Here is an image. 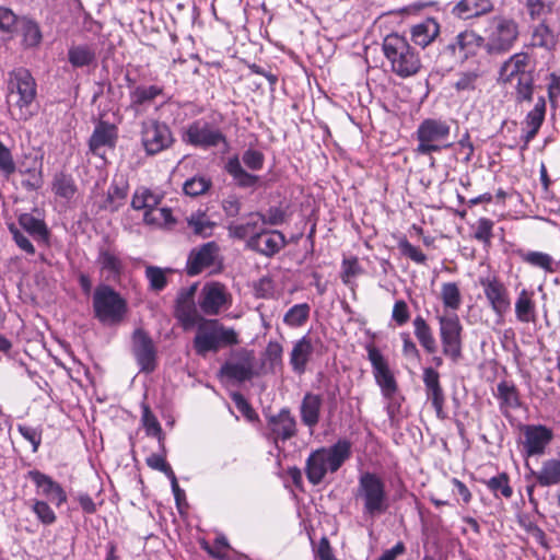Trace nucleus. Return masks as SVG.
Here are the masks:
<instances>
[{"instance_id": "nucleus-1", "label": "nucleus", "mask_w": 560, "mask_h": 560, "mask_svg": "<svg viewBox=\"0 0 560 560\" xmlns=\"http://www.w3.org/2000/svg\"><path fill=\"white\" fill-rule=\"evenodd\" d=\"M439 300L443 311H436L439 336L442 353L452 362L457 363L463 358L464 326L457 314L463 305V294L458 282H443L440 287Z\"/></svg>"}, {"instance_id": "nucleus-2", "label": "nucleus", "mask_w": 560, "mask_h": 560, "mask_svg": "<svg viewBox=\"0 0 560 560\" xmlns=\"http://www.w3.org/2000/svg\"><path fill=\"white\" fill-rule=\"evenodd\" d=\"M352 444L347 439H339L329 447L313 451L305 462V475L310 483L317 486L325 479L327 471H338L351 457Z\"/></svg>"}, {"instance_id": "nucleus-3", "label": "nucleus", "mask_w": 560, "mask_h": 560, "mask_svg": "<svg viewBox=\"0 0 560 560\" xmlns=\"http://www.w3.org/2000/svg\"><path fill=\"white\" fill-rule=\"evenodd\" d=\"M36 82L25 68L14 69L9 73L7 103L11 116L26 121L35 114Z\"/></svg>"}, {"instance_id": "nucleus-4", "label": "nucleus", "mask_w": 560, "mask_h": 560, "mask_svg": "<svg viewBox=\"0 0 560 560\" xmlns=\"http://www.w3.org/2000/svg\"><path fill=\"white\" fill-rule=\"evenodd\" d=\"M382 49L392 72L399 78L406 79L416 75L422 68L419 51L410 45L404 35L398 33L386 35Z\"/></svg>"}, {"instance_id": "nucleus-5", "label": "nucleus", "mask_w": 560, "mask_h": 560, "mask_svg": "<svg viewBox=\"0 0 560 560\" xmlns=\"http://www.w3.org/2000/svg\"><path fill=\"white\" fill-rule=\"evenodd\" d=\"M354 497L362 503L363 515L371 518L386 513L389 508L385 481L375 472L364 471L359 476Z\"/></svg>"}, {"instance_id": "nucleus-6", "label": "nucleus", "mask_w": 560, "mask_h": 560, "mask_svg": "<svg viewBox=\"0 0 560 560\" xmlns=\"http://www.w3.org/2000/svg\"><path fill=\"white\" fill-rule=\"evenodd\" d=\"M451 125L447 119L425 118L416 132L415 138L418 142L415 152L419 155H431L440 152L442 149H448L454 145L450 142Z\"/></svg>"}, {"instance_id": "nucleus-7", "label": "nucleus", "mask_w": 560, "mask_h": 560, "mask_svg": "<svg viewBox=\"0 0 560 560\" xmlns=\"http://www.w3.org/2000/svg\"><path fill=\"white\" fill-rule=\"evenodd\" d=\"M238 343V335L218 319L206 320L198 327L194 338V349L199 355L217 352L221 347Z\"/></svg>"}, {"instance_id": "nucleus-8", "label": "nucleus", "mask_w": 560, "mask_h": 560, "mask_svg": "<svg viewBox=\"0 0 560 560\" xmlns=\"http://www.w3.org/2000/svg\"><path fill=\"white\" fill-rule=\"evenodd\" d=\"M518 35V24L513 18L494 15L486 28L485 47L489 54L506 52L513 47Z\"/></svg>"}, {"instance_id": "nucleus-9", "label": "nucleus", "mask_w": 560, "mask_h": 560, "mask_svg": "<svg viewBox=\"0 0 560 560\" xmlns=\"http://www.w3.org/2000/svg\"><path fill=\"white\" fill-rule=\"evenodd\" d=\"M94 316L101 323H119L127 313V302L112 287L98 285L93 294Z\"/></svg>"}, {"instance_id": "nucleus-10", "label": "nucleus", "mask_w": 560, "mask_h": 560, "mask_svg": "<svg viewBox=\"0 0 560 560\" xmlns=\"http://www.w3.org/2000/svg\"><path fill=\"white\" fill-rule=\"evenodd\" d=\"M140 140L147 155L154 156L173 147L175 137L171 127L156 118L141 122Z\"/></svg>"}, {"instance_id": "nucleus-11", "label": "nucleus", "mask_w": 560, "mask_h": 560, "mask_svg": "<svg viewBox=\"0 0 560 560\" xmlns=\"http://www.w3.org/2000/svg\"><path fill=\"white\" fill-rule=\"evenodd\" d=\"M368 360L371 363L372 374L382 395L386 399H392L398 392V382L394 370L390 368L388 359L383 354L373 342L365 345Z\"/></svg>"}, {"instance_id": "nucleus-12", "label": "nucleus", "mask_w": 560, "mask_h": 560, "mask_svg": "<svg viewBox=\"0 0 560 560\" xmlns=\"http://www.w3.org/2000/svg\"><path fill=\"white\" fill-rule=\"evenodd\" d=\"M478 281L489 307L502 320L511 308V296L506 284L495 273L480 277Z\"/></svg>"}, {"instance_id": "nucleus-13", "label": "nucleus", "mask_w": 560, "mask_h": 560, "mask_svg": "<svg viewBox=\"0 0 560 560\" xmlns=\"http://www.w3.org/2000/svg\"><path fill=\"white\" fill-rule=\"evenodd\" d=\"M255 363L254 350L242 348L233 353L231 360L222 364L220 375L236 383L250 381L256 374Z\"/></svg>"}, {"instance_id": "nucleus-14", "label": "nucleus", "mask_w": 560, "mask_h": 560, "mask_svg": "<svg viewBox=\"0 0 560 560\" xmlns=\"http://www.w3.org/2000/svg\"><path fill=\"white\" fill-rule=\"evenodd\" d=\"M183 139L186 143L201 149H210L221 143H228L226 136L220 128L213 127L210 122L202 119H197L189 124Z\"/></svg>"}, {"instance_id": "nucleus-15", "label": "nucleus", "mask_w": 560, "mask_h": 560, "mask_svg": "<svg viewBox=\"0 0 560 560\" xmlns=\"http://www.w3.org/2000/svg\"><path fill=\"white\" fill-rule=\"evenodd\" d=\"M520 431L526 457L544 455L555 438L552 429L545 424H522Z\"/></svg>"}, {"instance_id": "nucleus-16", "label": "nucleus", "mask_w": 560, "mask_h": 560, "mask_svg": "<svg viewBox=\"0 0 560 560\" xmlns=\"http://www.w3.org/2000/svg\"><path fill=\"white\" fill-rule=\"evenodd\" d=\"M232 303V295L225 284L219 281L206 283L200 292L199 307L206 315H218Z\"/></svg>"}, {"instance_id": "nucleus-17", "label": "nucleus", "mask_w": 560, "mask_h": 560, "mask_svg": "<svg viewBox=\"0 0 560 560\" xmlns=\"http://www.w3.org/2000/svg\"><path fill=\"white\" fill-rule=\"evenodd\" d=\"M220 246L217 242L210 241L192 248L187 257L186 273L190 277L200 275L203 270L213 267L219 262Z\"/></svg>"}, {"instance_id": "nucleus-18", "label": "nucleus", "mask_w": 560, "mask_h": 560, "mask_svg": "<svg viewBox=\"0 0 560 560\" xmlns=\"http://www.w3.org/2000/svg\"><path fill=\"white\" fill-rule=\"evenodd\" d=\"M485 46V37L474 30H464L459 32L451 43L445 46V50L454 58L466 61L477 56L481 47Z\"/></svg>"}, {"instance_id": "nucleus-19", "label": "nucleus", "mask_w": 560, "mask_h": 560, "mask_svg": "<svg viewBox=\"0 0 560 560\" xmlns=\"http://www.w3.org/2000/svg\"><path fill=\"white\" fill-rule=\"evenodd\" d=\"M26 477L34 483L36 493L42 495L44 500L49 501L56 508H60L67 502L68 495L66 490L49 475H46L38 469H33L27 471Z\"/></svg>"}, {"instance_id": "nucleus-20", "label": "nucleus", "mask_w": 560, "mask_h": 560, "mask_svg": "<svg viewBox=\"0 0 560 560\" xmlns=\"http://www.w3.org/2000/svg\"><path fill=\"white\" fill-rule=\"evenodd\" d=\"M132 351L141 372L151 373L156 368V348L150 335L139 328L132 335Z\"/></svg>"}, {"instance_id": "nucleus-21", "label": "nucleus", "mask_w": 560, "mask_h": 560, "mask_svg": "<svg viewBox=\"0 0 560 560\" xmlns=\"http://www.w3.org/2000/svg\"><path fill=\"white\" fill-rule=\"evenodd\" d=\"M493 396L498 401L501 415L506 419L512 417V411L525 406L521 390L512 380H501L497 384V392Z\"/></svg>"}, {"instance_id": "nucleus-22", "label": "nucleus", "mask_w": 560, "mask_h": 560, "mask_svg": "<svg viewBox=\"0 0 560 560\" xmlns=\"http://www.w3.org/2000/svg\"><path fill=\"white\" fill-rule=\"evenodd\" d=\"M117 139L118 128L114 124L100 120L89 139V149L92 154L104 158V148L114 149Z\"/></svg>"}, {"instance_id": "nucleus-23", "label": "nucleus", "mask_w": 560, "mask_h": 560, "mask_svg": "<svg viewBox=\"0 0 560 560\" xmlns=\"http://www.w3.org/2000/svg\"><path fill=\"white\" fill-rule=\"evenodd\" d=\"M269 438L275 442L278 440L288 441L298 433L296 420L289 408H282L277 415L267 418Z\"/></svg>"}, {"instance_id": "nucleus-24", "label": "nucleus", "mask_w": 560, "mask_h": 560, "mask_svg": "<svg viewBox=\"0 0 560 560\" xmlns=\"http://www.w3.org/2000/svg\"><path fill=\"white\" fill-rule=\"evenodd\" d=\"M285 245V237L280 231L260 230L247 241V247L267 257L277 254Z\"/></svg>"}, {"instance_id": "nucleus-25", "label": "nucleus", "mask_w": 560, "mask_h": 560, "mask_svg": "<svg viewBox=\"0 0 560 560\" xmlns=\"http://www.w3.org/2000/svg\"><path fill=\"white\" fill-rule=\"evenodd\" d=\"M547 112V103L544 96H538L534 107L526 114L522 121L523 150L527 149L532 140L538 135Z\"/></svg>"}, {"instance_id": "nucleus-26", "label": "nucleus", "mask_w": 560, "mask_h": 560, "mask_svg": "<svg viewBox=\"0 0 560 560\" xmlns=\"http://www.w3.org/2000/svg\"><path fill=\"white\" fill-rule=\"evenodd\" d=\"M164 94V88L158 84H139L129 91L128 109L136 116L142 115L155 102L159 96Z\"/></svg>"}, {"instance_id": "nucleus-27", "label": "nucleus", "mask_w": 560, "mask_h": 560, "mask_svg": "<svg viewBox=\"0 0 560 560\" xmlns=\"http://www.w3.org/2000/svg\"><path fill=\"white\" fill-rule=\"evenodd\" d=\"M422 381L424 384L427 398L435 410L436 417L444 419L445 395L440 382V373L431 366L424 368Z\"/></svg>"}, {"instance_id": "nucleus-28", "label": "nucleus", "mask_w": 560, "mask_h": 560, "mask_svg": "<svg viewBox=\"0 0 560 560\" xmlns=\"http://www.w3.org/2000/svg\"><path fill=\"white\" fill-rule=\"evenodd\" d=\"M534 73L530 67V57L527 52H516L505 60L500 67L499 77L503 83H512L523 75Z\"/></svg>"}, {"instance_id": "nucleus-29", "label": "nucleus", "mask_w": 560, "mask_h": 560, "mask_svg": "<svg viewBox=\"0 0 560 560\" xmlns=\"http://www.w3.org/2000/svg\"><path fill=\"white\" fill-rule=\"evenodd\" d=\"M96 264L101 272L106 273V279L112 281L119 280L125 269L119 253L112 246L98 247Z\"/></svg>"}, {"instance_id": "nucleus-30", "label": "nucleus", "mask_w": 560, "mask_h": 560, "mask_svg": "<svg viewBox=\"0 0 560 560\" xmlns=\"http://www.w3.org/2000/svg\"><path fill=\"white\" fill-rule=\"evenodd\" d=\"M196 287L183 290L176 300L175 315L177 319L185 326H192L199 320V315L194 302Z\"/></svg>"}, {"instance_id": "nucleus-31", "label": "nucleus", "mask_w": 560, "mask_h": 560, "mask_svg": "<svg viewBox=\"0 0 560 560\" xmlns=\"http://www.w3.org/2000/svg\"><path fill=\"white\" fill-rule=\"evenodd\" d=\"M514 314L518 323L534 324L537 322V306L533 290L523 288L517 293L514 302Z\"/></svg>"}, {"instance_id": "nucleus-32", "label": "nucleus", "mask_w": 560, "mask_h": 560, "mask_svg": "<svg viewBox=\"0 0 560 560\" xmlns=\"http://www.w3.org/2000/svg\"><path fill=\"white\" fill-rule=\"evenodd\" d=\"M441 33L440 23L435 18H425L410 27L412 42L421 48L432 44Z\"/></svg>"}, {"instance_id": "nucleus-33", "label": "nucleus", "mask_w": 560, "mask_h": 560, "mask_svg": "<svg viewBox=\"0 0 560 560\" xmlns=\"http://www.w3.org/2000/svg\"><path fill=\"white\" fill-rule=\"evenodd\" d=\"M515 256L525 265L540 269L545 273H555L558 269V262L555 258L545 252L517 248Z\"/></svg>"}, {"instance_id": "nucleus-34", "label": "nucleus", "mask_w": 560, "mask_h": 560, "mask_svg": "<svg viewBox=\"0 0 560 560\" xmlns=\"http://www.w3.org/2000/svg\"><path fill=\"white\" fill-rule=\"evenodd\" d=\"M314 351L312 339L308 335L293 343L290 353V365L296 374H304Z\"/></svg>"}, {"instance_id": "nucleus-35", "label": "nucleus", "mask_w": 560, "mask_h": 560, "mask_svg": "<svg viewBox=\"0 0 560 560\" xmlns=\"http://www.w3.org/2000/svg\"><path fill=\"white\" fill-rule=\"evenodd\" d=\"M323 398L319 394L307 392L300 405V417L302 423L313 430L320 420Z\"/></svg>"}, {"instance_id": "nucleus-36", "label": "nucleus", "mask_w": 560, "mask_h": 560, "mask_svg": "<svg viewBox=\"0 0 560 560\" xmlns=\"http://www.w3.org/2000/svg\"><path fill=\"white\" fill-rule=\"evenodd\" d=\"M493 10L491 0H459L452 13L462 20H470L490 13Z\"/></svg>"}, {"instance_id": "nucleus-37", "label": "nucleus", "mask_w": 560, "mask_h": 560, "mask_svg": "<svg viewBox=\"0 0 560 560\" xmlns=\"http://www.w3.org/2000/svg\"><path fill=\"white\" fill-rule=\"evenodd\" d=\"M532 476L539 487L560 485V458H548L541 463L538 470H532Z\"/></svg>"}, {"instance_id": "nucleus-38", "label": "nucleus", "mask_w": 560, "mask_h": 560, "mask_svg": "<svg viewBox=\"0 0 560 560\" xmlns=\"http://www.w3.org/2000/svg\"><path fill=\"white\" fill-rule=\"evenodd\" d=\"M226 173L240 188H253L257 185L259 176L247 172L241 164L237 155L229 158L224 166Z\"/></svg>"}, {"instance_id": "nucleus-39", "label": "nucleus", "mask_w": 560, "mask_h": 560, "mask_svg": "<svg viewBox=\"0 0 560 560\" xmlns=\"http://www.w3.org/2000/svg\"><path fill=\"white\" fill-rule=\"evenodd\" d=\"M15 34L22 37V45L24 48L38 47L43 40V34L39 24L26 16H22L20 25L18 26Z\"/></svg>"}, {"instance_id": "nucleus-40", "label": "nucleus", "mask_w": 560, "mask_h": 560, "mask_svg": "<svg viewBox=\"0 0 560 560\" xmlns=\"http://www.w3.org/2000/svg\"><path fill=\"white\" fill-rule=\"evenodd\" d=\"M413 334L419 342V345L423 348V350L433 354L438 350L436 340L433 334L431 326L428 324L424 317L421 315H417L413 320Z\"/></svg>"}, {"instance_id": "nucleus-41", "label": "nucleus", "mask_w": 560, "mask_h": 560, "mask_svg": "<svg viewBox=\"0 0 560 560\" xmlns=\"http://www.w3.org/2000/svg\"><path fill=\"white\" fill-rule=\"evenodd\" d=\"M96 60L94 44L71 45L68 49V61L73 68H83L93 65Z\"/></svg>"}, {"instance_id": "nucleus-42", "label": "nucleus", "mask_w": 560, "mask_h": 560, "mask_svg": "<svg viewBox=\"0 0 560 560\" xmlns=\"http://www.w3.org/2000/svg\"><path fill=\"white\" fill-rule=\"evenodd\" d=\"M530 44L533 47L545 48L549 51L556 47L557 36L545 19H540V22L534 26Z\"/></svg>"}, {"instance_id": "nucleus-43", "label": "nucleus", "mask_w": 560, "mask_h": 560, "mask_svg": "<svg viewBox=\"0 0 560 560\" xmlns=\"http://www.w3.org/2000/svg\"><path fill=\"white\" fill-rule=\"evenodd\" d=\"M51 190L57 197L70 200L75 196L78 186L71 174L58 172L52 178Z\"/></svg>"}, {"instance_id": "nucleus-44", "label": "nucleus", "mask_w": 560, "mask_h": 560, "mask_svg": "<svg viewBox=\"0 0 560 560\" xmlns=\"http://www.w3.org/2000/svg\"><path fill=\"white\" fill-rule=\"evenodd\" d=\"M18 222L35 240L48 241L49 231L44 220L37 219L31 213H22L19 215Z\"/></svg>"}, {"instance_id": "nucleus-45", "label": "nucleus", "mask_w": 560, "mask_h": 560, "mask_svg": "<svg viewBox=\"0 0 560 560\" xmlns=\"http://www.w3.org/2000/svg\"><path fill=\"white\" fill-rule=\"evenodd\" d=\"M187 225L194 235L207 238L212 236L217 223L211 221L205 211L198 210L187 218Z\"/></svg>"}, {"instance_id": "nucleus-46", "label": "nucleus", "mask_w": 560, "mask_h": 560, "mask_svg": "<svg viewBox=\"0 0 560 560\" xmlns=\"http://www.w3.org/2000/svg\"><path fill=\"white\" fill-rule=\"evenodd\" d=\"M514 84V102L517 105H521L523 103H530L534 100V93H535V75L534 73L529 75H523V78H518V80H515Z\"/></svg>"}, {"instance_id": "nucleus-47", "label": "nucleus", "mask_w": 560, "mask_h": 560, "mask_svg": "<svg viewBox=\"0 0 560 560\" xmlns=\"http://www.w3.org/2000/svg\"><path fill=\"white\" fill-rule=\"evenodd\" d=\"M141 419H142V423L145 429L147 435L158 439L160 447L164 451L165 434L162 430V427H161L158 418L151 411L150 407L145 404L142 405Z\"/></svg>"}, {"instance_id": "nucleus-48", "label": "nucleus", "mask_w": 560, "mask_h": 560, "mask_svg": "<svg viewBox=\"0 0 560 560\" xmlns=\"http://www.w3.org/2000/svg\"><path fill=\"white\" fill-rule=\"evenodd\" d=\"M311 306L307 303L295 304L283 315V323L292 328L302 327L310 319Z\"/></svg>"}, {"instance_id": "nucleus-49", "label": "nucleus", "mask_w": 560, "mask_h": 560, "mask_svg": "<svg viewBox=\"0 0 560 560\" xmlns=\"http://www.w3.org/2000/svg\"><path fill=\"white\" fill-rule=\"evenodd\" d=\"M485 485L495 498L502 497L504 499H511L513 495L510 477L505 471L491 477L489 480L485 481Z\"/></svg>"}, {"instance_id": "nucleus-50", "label": "nucleus", "mask_w": 560, "mask_h": 560, "mask_svg": "<svg viewBox=\"0 0 560 560\" xmlns=\"http://www.w3.org/2000/svg\"><path fill=\"white\" fill-rule=\"evenodd\" d=\"M31 511L34 513L37 521L44 526H50L57 521V515L49 504V501L44 499H33Z\"/></svg>"}, {"instance_id": "nucleus-51", "label": "nucleus", "mask_w": 560, "mask_h": 560, "mask_svg": "<svg viewBox=\"0 0 560 560\" xmlns=\"http://www.w3.org/2000/svg\"><path fill=\"white\" fill-rule=\"evenodd\" d=\"M143 220L150 225L171 226L176 220L170 208H151L144 212Z\"/></svg>"}, {"instance_id": "nucleus-52", "label": "nucleus", "mask_w": 560, "mask_h": 560, "mask_svg": "<svg viewBox=\"0 0 560 560\" xmlns=\"http://www.w3.org/2000/svg\"><path fill=\"white\" fill-rule=\"evenodd\" d=\"M481 72L478 69L462 71L457 74V80L454 82V89L460 92H474L479 85Z\"/></svg>"}, {"instance_id": "nucleus-53", "label": "nucleus", "mask_w": 560, "mask_h": 560, "mask_svg": "<svg viewBox=\"0 0 560 560\" xmlns=\"http://www.w3.org/2000/svg\"><path fill=\"white\" fill-rule=\"evenodd\" d=\"M248 218V221L245 223L236 224V223H230L228 225L229 235L231 237L237 238V240H245L247 236H252L255 233H259L258 231V223L260 220L257 218Z\"/></svg>"}, {"instance_id": "nucleus-54", "label": "nucleus", "mask_w": 560, "mask_h": 560, "mask_svg": "<svg viewBox=\"0 0 560 560\" xmlns=\"http://www.w3.org/2000/svg\"><path fill=\"white\" fill-rule=\"evenodd\" d=\"M557 0H527L526 8L530 20L545 19L551 14Z\"/></svg>"}, {"instance_id": "nucleus-55", "label": "nucleus", "mask_w": 560, "mask_h": 560, "mask_svg": "<svg viewBox=\"0 0 560 560\" xmlns=\"http://www.w3.org/2000/svg\"><path fill=\"white\" fill-rule=\"evenodd\" d=\"M212 186L210 178L206 176H194L183 185V191L190 197H198L206 194Z\"/></svg>"}, {"instance_id": "nucleus-56", "label": "nucleus", "mask_w": 560, "mask_h": 560, "mask_svg": "<svg viewBox=\"0 0 560 560\" xmlns=\"http://www.w3.org/2000/svg\"><path fill=\"white\" fill-rule=\"evenodd\" d=\"M159 203V198L148 188L137 189L132 196L131 207L135 210H149Z\"/></svg>"}, {"instance_id": "nucleus-57", "label": "nucleus", "mask_w": 560, "mask_h": 560, "mask_svg": "<svg viewBox=\"0 0 560 560\" xmlns=\"http://www.w3.org/2000/svg\"><path fill=\"white\" fill-rule=\"evenodd\" d=\"M493 226L494 222L492 220L480 218L474 226L472 237L486 246L490 245L493 237Z\"/></svg>"}, {"instance_id": "nucleus-58", "label": "nucleus", "mask_w": 560, "mask_h": 560, "mask_svg": "<svg viewBox=\"0 0 560 560\" xmlns=\"http://www.w3.org/2000/svg\"><path fill=\"white\" fill-rule=\"evenodd\" d=\"M145 278L149 281L150 289L154 292H161L167 285L165 271L161 267L148 266L145 268Z\"/></svg>"}, {"instance_id": "nucleus-59", "label": "nucleus", "mask_w": 560, "mask_h": 560, "mask_svg": "<svg viewBox=\"0 0 560 560\" xmlns=\"http://www.w3.org/2000/svg\"><path fill=\"white\" fill-rule=\"evenodd\" d=\"M22 21V16L16 15L12 9L8 7H0V31L9 34H14L18 26Z\"/></svg>"}, {"instance_id": "nucleus-60", "label": "nucleus", "mask_w": 560, "mask_h": 560, "mask_svg": "<svg viewBox=\"0 0 560 560\" xmlns=\"http://www.w3.org/2000/svg\"><path fill=\"white\" fill-rule=\"evenodd\" d=\"M129 186L126 182L116 183L113 182L108 188L107 201L113 205L112 210H117L121 202L128 196Z\"/></svg>"}, {"instance_id": "nucleus-61", "label": "nucleus", "mask_w": 560, "mask_h": 560, "mask_svg": "<svg viewBox=\"0 0 560 560\" xmlns=\"http://www.w3.org/2000/svg\"><path fill=\"white\" fill-rule=\"evenodd\" d=\"M249 218H257L262 224L279 225L285 221V212L279 207H271L267 213L252 212Z\"/></svg>"}, {"instance_id": "nucleus-62", "label": "nucleus", "mask_w": 560, "mask_h": 560, "mask_svg": "<svg viewBox=\"0 0 560 560\" xmlns=\"http://www.w3.org/2000/svg\"><path fill=\"white\" fill-rule=\"evenodd\" d=\"M398 248L404 256L408 257L413 262L419 265L425 264V254L419 247L413 246L406 237L398 241Z\"/></svg>"}, {"instance_id": "nucleus-63", "label": "nucleus", "mask_w": 560, "mask_h": 560, "mask_svg": "<svg viewBox=\"0 0 560 560\" xmlns=\"http://www.w3.org/2000/svg\"><path fill=\"white\" fill-rule=\"evenodd\" d=\"M161 453L156 454L153 453L150 456L147 457L145 463L147 465L154 470L161 471L166 475V477L173 476L174 470L172 469L171 465L166 462V448L164 447V451L160 447Z\"/></svg>"}, {"instance_id": "nucleus-64", "label": "nucleus", "mask_w": 560, "mask_h": 560, "mask_svg": "<svg viewBox=\"0 0 560 560\" xmlns=\"http://www.w3.org/2000/svg\"><path fill=\"white\" fill-rule=\"evenodd\" d=\"M341 268L340 278L345 284H349L352 278L363 273V268L360 266L357 257L345 258Z\"/></svg>"}]
</instances>
